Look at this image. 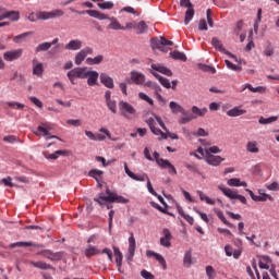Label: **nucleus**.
Returning a JSON list of instances; mask_svg holds the SVG:
<instances>
[{
	"instance_id": "f257e3e1",
	"label": "nucleus",
	"mask_w": 279,
	"mask_h": 279,
	"mask_svg": "<svg viewBox=\"0 0 279 279\" xmlns=\"http://www.w3.org/2000/svg\"><path fill=\"white\" fill-rule=\"evenodd\" d=\"M70 12H74L75 14H88L89 16H92L93 19H97L98 21H110L108 29H123V26H121V23H119V21H117V17H110L97 10L77 11L73 8H70Z\"/></svg>"
},
{
	"instance_id": "f03ea898",
	"label": "nucleus",
	"mask_w": 279,
	"mask_h": 279,
	"mask_svg": "<svg viewBox=\"0 0 279 279\" xmlns=\"http://www.w3.org/2000/svg\"><path fill=\"white\" fill-rule=\"evenodd\" d=\"M169 108L172 114H181V117L178 120L179 125H186V123H191V121H195V119H197V116H193L191 111L184 109V107H182L180 104L175 101H170Z\"/></svg>"
},
{
	"instance_id": "7ed1b4c3",
	"label": "nucleus",
	"mask_w": 279,
	"mask_h": 279,
	"mask_svg": "<svg viewBox=\"0 0 279 279\" xmlns=\"http://www.w3.org/2000/svg\"><path fill=\"white\" fill-rule=\"evenodd\" d=\"M94 202H97L99 206H104L105 204H128V199L123 196H119L117 193L111 192L110 189L106 190V195L104 193H99L98 197L94 198Z\"/></svg>"
},
{
	"instance_id": "20e7f679",
	"label": "nucleus",
	"mask_w": 279,
	"mask_h": 279,
	"mask_svg": "<svg viewBox=\"0 0 279 279\" xmlns=\"http://www.w3.org/2000/svg\"><path fill=\"white\" fill-rule=\"evenodd\" d=\"M60 16H64V11L57 9L53 11H39L37 13H31L28 15V21L31 23H36V21H49L50 19H60Z\"/></svg>"
},
{
	"instance_id": "39448f33",
	"label": "nucleus",
	"mask_w": 279,
	"mask_h": 279,
	"mask_svg": "<svg viewBox=\"0 0 279 279\" xmlns=\"http://www.w3.org/2000/svg\"><path fill=\"white\" fill-rule=\"evenodd\" d=\"M124 171L126 173V175H129V178H131V180H135L136 182H147V189H148V193L153 194L154 197L158 196V193H156V190H154V186L151 185V181L149 180V177L147 175V173H143L142 175H136L134 172H132L130 170V168L128 167V162H124Z\"/></svg>"
},
{
	"instance_id": "423d86ee",
	"label": "nucleus",
	"mask_w": 279,
	"mask_h": 279,
	"mask_svg": "<svg viewBox=\"0 0 279 279\" xmlns=\"http://www.w3.org/2000/svg\"><path fill=\"white\" fill-rule=\"evenodd\" d=\"M88 71V68L83 66V68H74L70 70L66 73L68 78L70 80V83L75 86V80H86V72Z\"/></svg>"
},
{
	"instance_id": "0eeeda50",
	"label": "nucleus",
	"mask_w": 279,
	"mask_h": 279,
	"mask_svg": "<svg viewBox=\"0 0 279 279\" xmlns=\"http://www.w3.org/2000/svg\"><path fill=\"white\" fill-rule=\"evenodd\" d=\"M218 189L229 199H238L239 202H241V204H247V198H245V196L243 195H240L238 191H234L230 187H226L223 186V184L218 185Z\"/></svg>"
},
{
	"instance_id": "6e6552de",
	"label": "nucleus",
	"mask_w": 279,
	"mask_h": 279,
	"mask_svg": "<svg viewBox=\"0 0 279 279\" xmlns=\"http://www.w3.org/2000/svg\"><path fill=\"white\" fill-rule=\"evenodd\" d=\"M182 8H187L185 11L184 25H189L193 21V16H195V9H193V3L191 0H181L180 2Z\"/></svg>"
},
{
	"instance_id": "1a4fd4ad",
	"label": "nucleus",
	"mask_w": 279,
	"mask_h": 279,
	"mask_svg": "<svg viewBox=\"0 0 279 279\" xmlns=\"http://www.w3.org/2000/svg\"><path fill=\"white\" fill-rule=\"evenodd\" d=\"M92 53H93V48H90V47H85L84 49L78 51L74 58V63L76 64V66L82 65V62H84V60H86V57L92 56Z\"/></svg>"
},
{
	"instance_id": "9d476101",
	"label": "nucleus",
	"mask_w": 279,
	"mask_h": 279,
	"mask_svg": "<svg viewBox=\"0 0 279 279\" xmlns=\"http://www.w3.org/2000/svg\"><path fill=\"white\" fill-rule=\"evenodd\" d=\"M38 256H44L45 258H48V260H62L64 256V252H57L53 253L50 250H44L37 253Z\"/></svg>"
},
{
	"instance_id": "9b49d317",
	"label": "nucleus",
	"mask_w": 279,
	"mask_h": 279,
	"mask_svg": "<svg viewBox=\"0 0 279 279\" xmlns=\"http://www.w3.org/2000/svg\"><path fill=\"white\" fill-rule=\"evenodd\" d=\"M21 56H23V49L20 48L16 50L5 51L3 53V59L5 60V62H14V60H19Z\"/></svg>"
},
{
	"instance_id": "f8f14e48",
	"label": "nucleus",
	"mask_w": 279,
	"mask_h": 279,
	"mask_svg": "<svg viewBox=\"0 0 279 279\" xmlns=\"http://www.w3.org/2000/svg\"><path fill=\"white\" fill-rule=\"evenodd\" d=\"M120 112L122 117H125V119H129L128 114H136V109L133 108L132 105L125 101H120Z\"/></svg>"
},
{
	"instance_id": "ddd939ff",
	"label": "nucleus",
	"mask_w": 279,
	"mask_h": 279,
	"mask_svg": "<svg viewBox=\"0 0 279 279\" xmlns=\"http://www.w3.org/2000/svg\"><path fill=\"white\" fill-rule=\"evenodd\" d=\"M163 236L160 238L159 243L162 247H171V239H173V235L171 234V231L167 228L162 230Z\"/></svg>"
},
{
	"instance_id": "4468645a",
	"label": "nucleus",
	"mask_w": 279,
	"mask_h": 279,
	"mask_svg": "<svg viewBox=\"0 0 279 279\" xmlns=\"http://www.w3.org/2000/svg\"><path fill=\"white\" fill-rule=\"evenodd\" d=\"M128 260L132 263L134 260V254L136 252V239L134 238V233H131L129 238V251H128Z\"/></svg>"
},
{
	"instance_id": "2eb2a0df",
	"label": "nucleus",
	"mask_w": 279,
	"mask_h": 279,
	"mask_svg": "<svg viewBox=\"0 0 279 279\" xmlns=\"http://www.w3.org/2000/svg\"><path fill=\"white\" fill-rule=\"evenodd\" d=\"M205 160L207 165H210L211 167H219V165H221L226 158L213 154H207L205 155Z\"/></svg>"
},
{
	"instance_id": "dca6fc26",
	"label": "nucleus",
	"mask_w": 279,
	"mask_h": 279,
	"mask_svg": "<svg viewBox=\"0 0 279 279\" xmlns=\"http://www.w3.org/2000/svg\"><path fill=\"white\" fill-rule=\"evenodd\" d=\"M37 131L41 132L43 136H47L46 141H49V138H58V141H60V137H58L56 135H51L49 133V132H51V126L47 122L41 123V125H39L37 128Z\"/></svg>"
},
{
	"instance_id": "f3484780",
	"label": "nucleus",
	"mask_w": 279,
	"mask_h": 279,
	"mask_svg": "<svg viewBox=\"0 0 279 279\" xmlns=\"http://www.w3.org/2000/svg\"><path fill=\"white\" fill-rule=\"evenodd\" d=\"M150 47L151 49H158L159 51H162L163 53H167L169 51V48H166L162 44V36L161 37H155L150 39Z\"/></svg>"
},
{
	"instance_id": "a211bd4d",
	"label": "nucleus",
	"mask_w": 279,
	"mask_h": 279,
	"mask_svg": "<svg viewBox=\"0 0 279 279\" xmlns=\"http://www.w3.org/2000/svg\"><path fill=\"white\" fill-rule=\"evenodd\" d=\"M130 80L131 82H133V84H137V86H141L142 84H145V74L138 71H132Z\"/></svg>"
},
{
	"instance_id": "6ab92c4d",
	"label": "nucleus",
	"mask_w": 279,
	"mask_h": 279,
	"mask_svg": "<svg viewBox=\"0 0 279 279\" xmlns=\"http://www.w3.org/2000/svg\"><path fill=\"white\" fill-rule=\"evenodd\" d=\"M160 162V168L161 169H167L168 170V173L170 174V175H178V170L175 169V166H173L172 163H171V161L170 160H160L159 161Z\"/></svg>"
},
{
	"instance_id": "aec40b11",
	"label": "nucleus",
	"mask_w": 279,
	"mask_h": 279,
	"mask_svg": "<svg viewBox=\"0 0 279 279\" xmlns=\"http://www.w3.org/2000/svg\"><path fill=\"white\" fill-rule=\"evenodd\" d=\"M87 85L88 86H97V82L99 80V73L97 71H88L86 72Z\"/></svg>"
},
{
	"instance_id": "412c9836",
	"label": "nucleus",
	"mask_w": 279,
	"mask_h": 279,
	"mask_svg": "<svg viewBox=\"0 0 279 279\" xmlns=\"http://www.w3.org/2000/svg\"><path fill=\"white\" fill-rule=\"evenodd\" d=\"M43 73H45V68L41 62H38V59L33 60V75L37 77H43Z\"/></svg>"
},
{
	"instance_id": "4be33fe9",
	"label": "nucleus",
	"mask_w": 279,
	"mask_h": 279,
	"mask_svg": "<svg viewBox=\"0 0 279 279\" xmlns=\"http://www.w3.org/2000/svg\"><path fill=\"white\" fill-rule=\"evenodd\" d=\"M146 256H147V258H151V256H154L156 258V260H158V263L161 264L162 268L167 269V260L159 253L148 250V251H146Z\"/></svg>"
},
{
	"instance_id": "5701e85b",
	"label": "nucleus",
	"mask_w": 279,
	"mask_h": 279,
	"mask_svg": "<svg viewBox=\"0 0 279 279\" xmlns=\"http://www.w3.org/2000/svg\"><path fill=\"white\" fill-rule=\"evenodd\" d=\"M211 45L215 49H217V51H220V53H225V56H230V51L226 50V48L223 47V43L219 38L214 37L211 39Z\"/></svg>"
},
{
	"instance_id": "b1692460",
	"label": "nucleus",
	"mask_w": 279,
	"mask_h": 279,
	"mask_svg": "<svg viewBox=\"0 0 279 279\" xmlns=\"http://www.w3.org/2000/svg\"><path fill=\"white\" fill-rule=\"evenodd\" d=\"M148 125L153 134H155L156 136L160 135L159 141H167V133L162 132L160 129H156V126H154L153 119L148 120Z\"/></svg>"
},
{
	"instance_id": "393cba45",
	"label": "nucleus",
	"mask_w": 279,
	"mask_h": 279,
	"mask_svg": "<svg viewBox=\"0 0 279 279\" xmlns=\"http://www.w3.org/2000/svg\"><path fill=\"white\" fill-rule=\"evenodd\" d=\"M66 51H80L82 49V40L72 39L65 45Z\"/></svg>"
},
{
	"instance_id": "a878e982",
	"label": "nucleus",
	"mask_w": 279,
	"mask_h": 279,
	"mask_svg": "<svg viewBox=\"0 0 279 279\" xmlns=\"http://www.w3.org/2000/svg\"><path fill=\"white\" fill-rule=\"evenodd\" d=\"M100 82L106 86V88H114V80L106 73L100 74Z\"/></svg>"
},
{
	"instance_id": "bb28decb",
	"label": "nucleus",
	"mask_w": 279,
	"mask_h": 279,
	"mask_svg": "<svg viewBox=\"0 0 279 279\" xmlns=\"http://www.w3.org/2000/svg\"><path fill=\"white\" fill-rule=\"evenodd\" d=\"M153 71H158V73H162V75H167L168 77H171L173 75V72H171L167 66H163L161 64H151Z\"/></svg>"
},
{
	"instance_id": "cd10ccee",
	"label": "nucleus",
	"mask_w": 279,
	"mask_h": 279,
	"mask_svg": "<svg viewBox=\"0 0 279 279\" xmlns=\"http://www.w3.org/2000/svg\"><path fill=\"white\" fill-rule=\"evenodd\" d=\"M10 247L11 248H14V247H44V245L36 244L33 242H15V243L10 244Z\"/></svg>"
},
{
	"instance_id": "c85d7f7f",
	"label": "nucleus",
	"mask_w": 279,
	"mask_h": 279,
	"mask_svg": "<svg viewBox=\"0 0 279 279\" xmlns=\"http://www.w3.org/2000/svg\"><path fill=\"white\" fill-rule=\"evenodd\" d=\"M113 254L116 256V263H117L118 271H121V266L123 265V253H121L119 247L113 246Z\"/></svg>"
},
{
	"instance_id": "c756f323",
	"label": "nucleus",
	"mask_w": 279,
	"mask_h": 279,
	"mask_svg": "<svg viewBox=\"0 0 279 279\" xmlns=\"http://www.w3.org/2000/svg\"><path fill=\"white\" fill-rule=\"evenodd\" d=\"M31 265L33 267H36L37 269H43V270L51 269L52 271H56V268L53 266H51L50 264H47V263H45L43 260L31 262Z\"/></svg>"
},
{
	"instance_id": "7c9ffc66",
	"label": "nucleus",
	"mask_w": 279,
	"mask_h": 279,
	"mask_svg": "<svg viewBox=\"0 0 279 279\" xmlns=\"http://www.w3.org/2000/svg\"><path fill=\"white\" fill-rule=\"evenodd\" d=\"M151 75H154V77L158 80V82L161 84V86H163V88H171V82L169 81V78L163 77L156 72H151Z\"/></svg>"
},
{
	"instance_id": "2f4dec72",
	"label": "nucleus",
	"mask_w": 279,
	"mask_h": 279,
	"mask_svg": "<svg viewBox=\"0 0 279 279\" xmlns=\"http://www.w3.org/2000/svg\"><path fill=\"white\" fill-rule=\"evenodd\" d=\"M246 151H248V154H258V151H260V149L258 148V142L256 141L247 142Z\"/></svg>"
},
{
	"instance_id": "473e14b6",
	"label": "nucleus",
	"mask_w": 279,
	"mask_h": 279,
	"mask_svg": "<svg viewBox=\"0 0 279 279\" xmlns=\"http://www.w3.org/2000/svg\"><path fill=\"white\" fill-rule=\"evenodd\" d=\"M183 265L184 267H186L189 269V267H191L192 265H195V259L193 258V254L191 253V251H187L184 254L183 257Z\"/></svg>"
},
{
	"instance_id": "72a5a7b5",
	"label": "nucleus",
	"mask_w": 279,
	"mask_h": 279,
	"mask_svg": "<svg viewBox=\"0 0 279 279\" xmlns=\"http://www.w3.org/2000/svg\"><path fill=\"white\" fill-rule=\"evenodd\" d=\"M247 111L245 109H241L240 107H234L227 111V117H242Z\"/></svg>"
},
{
	"instance_id": "f704fd0d",
	"label": "nucleus",
	"mask_w": 279,
	"mask_h": 279,
	"mask_svg": "<svg viewBox=\"0 0 279 279\" xmlns=\"http://www.w3.org/2000/svg\"><path fill=\"white\" fill-rule=\"evenodd\" d=\"M3 17L9 19V21H19L21 13L19 11H7L3 13Z\"/></svg>"
},
{
	"instance_id": "c9c22d12",
	"label": "nucleus",
	"mask_w": 279,
	"mask_h": 279,
	"mask_svg": "<svg viewBox=\"0 0 279 279\" xmlns=\"http://www.w3.org/2000/svg\"><path fill=\"white\" fill-rule=\"evenodd\" d=\"M170 58H172V60H180L181 62H186V54H184V52H180L179 50L170 52Z\"/></svg>"
},
{
	"instance_id": "e433bc0d",
	"label": "nucleus",
	"mask_w": 279,
	"mask_h": 279,
	"mask_svg": "<svg viewBox=\"0 0 279 279\" xmlns=\"http://www.w3.org/2000/svg\"><path fill=\"white\" fill-rule=\"evenodd\" d=\"M228 186H247V182L245 181H241V179H229L227 181Z\"/></svg>"
},
{
	"instance_id": "4c0bfd02",
	"label": "nucleus",
	"mask_w": 279,
	"mask_h": 279,
	"mask_svg": "<svg viewBox=\"0 0 279 279\" xmlns=\"http://www.w3.org/2000/svg\"><path fill=\"white\" fill-rule=\"evenodd\" d=\"M89 178H94L96 182H101V177L104 175V171L97 170V169H92L88 172Z\"/></svg>"
},
{
	"instance_id": "58836bf2",
	"label": "nucleus",
	"mask_w": 279,
	"mask_h": 279,
	"mask_svg": "<svg viewBox=\"0 0 279 279\" xmlns=\"http://www.w3.org/2000/svg\"><path fill=\"white\" fill-rule=\"evenodd\" d=\"M269 263H271V258L269 256H260L259 269H269Z\"/></svg>"
},
{
	"instance_id": "ea45409f",
	"label": "nucleus",
	"mask_w": 279,
	"mask_h": 279,
	"mask_svg": "<svg viewBox=\"0 0 279 279\" xmlns=\"http://www.w3.org/2000/svg\"><path fill=\"white\" fill-rule=\"evenodd\" d=\"M197 195H198L201 202H206V204H208L209 206H215V199L206 196V194H204V192L197 191Z\"/></svg>"
},
{
	"instance_id": "a19ab883",
	"label": "nucleus",
	"mask_w": 279,
	"mask_h": 279,
	"mask_svg": "<svg viewBox=\"0 0 279 279\" xmlns=\"http://www.w3.org/2000/svg\"><path fill=\"white\" fill-rule=\"evenodd\" d=\"M206 112H208L207 108L199 109L197 106L192 107V114L193 117H205Z\"/></svg>"
},
{
	"instance_id": "79ce46f5",
	"label": "nucleus",
	"mask_w": 279,
	"mask_h": 279,
	"mask_svg": "<svg viewBox=\"0 0 279 279\" xmlns=\"http://www.w3.org/2000/svg\"><path fill=\"white\" fill-rule=\"evenodd\" d=\"M216 215H217L218 219H220V221H222V223H225V226H228V228H234V225L230 223V221H228L226 219L223 211H221L220 209H216Z\"/></svg>"
},
{
	"instance_id": "37998d69",
	"label": "nucleus",
	"mask_w": 279,
	"mask_h": 279,
	"mask_svg": "<svg viewBox=\"0 0 279 279\" xmlns=\"http://www.w3.org/2000/svg\"><path fill=\"white\" fill-rule=\"evenodd\" d=\"M276 121H278V117L276 116H272L270 118L260 117L258 120V123L260 125H269V123H276Z\"/></svg>"
},
{
	"instance_id": "c03bdc74",
	"label": "nucleus",
	"mask_w": 279,
	"mask_h": 279,
	"mask_svg": "<svg viewBox=\"0 0 279 279\" xmlns=\"http://www.w3.org/2000/svg\"><path fill=\"white\" fill-rule=\"evenodd\" d=\"M136 34H145L148 29L147 23L145 21H141L140 23H136Z\"/></svg>"
},
{
	"instance_id": "a18cd8bd",
	"label": "nucleus",
	"mask_w": 279,
	"mask_h": 279,
	"mask_svg": "<svg viewBox=\"0 0 279 279\" xmlns=\"http://www.w3.org/2000/svg\"><path fill=\"white\" fill-rule=\"evenodd\" d=\"M198 69L201 71H204V73H211V75H215V73H217V70L214 66L202 64V63L198 64Z\"/></svg>"
},
{
	"instance_id": "49530a36",
	"label": "nucleus",
	"mask_w": 279,
	"mask_h": 279,
	"mask_svg": "<svg viewBox=\"0 0 279 279\" xmlns=\"http://www.w3.org/2000/svg\"><path fill=\"white\" fill-rule=\"evenodd\" d=\"M87 64H101L104 62V57L101 54H98L95 58H87L86 59Z\"/></svg>"
},
{
	"instance_id": "de8ad7c7",
	"label": "nucleus",
	"mask_w": 279,
	"mask_h": 279,
	"mask_svg": "<svg viewBox=\"0 0 279 279\" xmlns=\"http://www.w3.org/2000/svg\"><path fill=\"white\" fill-rule=\"evenodd\" d=\"M49 49H51V44H49V41H45L43 44H39L35 51L36 53H40V51H49Z\"/></svg>"
},
{
	"instance_id": "09e8293b",
	"label": "nucleus",
	"mask_w": 279,
	"mask_h": 279,
	"mask_svg": "<svg viewBox=\"0 0 279 279\" xmlns=\"http://www.w3.org/2000/svg\"><path fill=\"white\" fill-rule=\"evenodd\" d=\"M7 105L9 108H12L13 110H24L25 109V105L17 102V101H8Z\"/></svg>"
},
{
	"instance_id": "8fccbe9b",
	"label": "nucleus",
	"mask_w": 279,
	"mask_h": 279,
	"mask_svg": "<svg viewBox=\"0 0 279 279\" xmlns=\"http://www.w3.org/2000/svg\"><path fill=\"white\" fill-rule=\"evenodd\" d=\"M225 63L227 68H229L231 71H235L236 73H241V71H243V68H241V65H236L232 63L230 60H225Z\"/></svg>"
},
{
	"instance_id": "3c124183",
	"label": "nucleus",
	"mask_w": 279,
	"mask_h": 279,
	"mask_svg": "<svg viewBox=\"0 0 279 279\" xmlns=\"http://www.w3.org/2000/svg\"><path fill=\"white\" fill-rule=\"evenodd\" d=\"M66 151L65 150H57L50 155H47L46 158L47 160H58L59 156H65Z\"/></svg>"
},
{
	"instance_id": "603ef678",
	"label": "nucleus",
	"mask_w": 279,
	"mask_h": 279,
	"mask_svg": "<svg viewBox=\"0 0 279 279\" xmlns=\"http://www.w3.org/2000/svg\"><path fill=\"white\" fill-rule=\"evenodd\" d=\"M99 254V250L96 246H89L85 250V256L90 258V256H97Z\"/></svg>"
},
{
	"instance_id": "864d4df0",
	"label": "nucleus",
	"mask_w": 279,
	"mask_h": 279,
	"mask_svg": "<svg viewBox=\"0 0 279 279\" xmlns=\"http://www.w3.org/2000/svg\"><path fill=\"white\" fill-rule=\"evenodd\" d=\"M245 88H247L248 90H251V93H259V94H263L267 90L266 87L264 86H258V87H253L252 85L250 84H246L245 85Z\"/></svg>"
},
{
	"instance_id": "5fc2aeb1",
	"label": "nucleus",
	"mask_w": 279,
	"mask_h": 279,
	"mask_svg": "<svg viewBox=\"0 0 279 279\" xmlns=\"http://www.w3.org/2000/svg\"><path fill=\"white\" fill-rule=\"evenodd\" d=\"M208 154H221V149L219 146H210L205 148V156H208Z\"/></svg>"
},
{
	"instance_id": "6e6d98bb",
	"label": "nucleus",
	"mask_w": 279,
	"mask_h": 279,
	"mask_svg": "<svg viewBox=\"0 0 279 279\" xmlns=\"http://www.w3.org/2000/svg\"><path fill=\"white\" fill-rule=\"evenodd\" d=\"M107 108L112 112V114H117V100H106Z\"/></svg>"
},
{
	"instance_id": "4d7b16f0",
	"label": "nucleus",
	"mask_w": 279,
	"mask_h": 279,
	"mask_svg": "<svg viewBox=\"0 0 279 279\" xmlns=\"http://www.w3.org/2000/svg\"><path fill=\"white\" fill-rule=\"evenodd\" d=\"M259 193V202H267V199H269V202H274V197L265 192H263V190L258 191Z\"/></svg>"
},
{
	"instance_id": "13d9d810",
	"label": "nucleus",
	"mask_w": 279,
	"mask_h": 279,
	"mask_svg": "<svg viewBox=\"0 0 279 279\" xmlns=\"http://www.w3.org/2000/svg\"><path fill=\"white\" fill-rule=\"evenodd\" d=\"M97 5L100 10H112V8H114V3L110 1L99 2Z\"/></svg>"
},
{
	"instance_id": "bf43d9fd",
	"label": "nucleus",
	"mask_w": 279,
	"mask_h": 279,
	"mask_svg": "<svg viewBox=\"0 0 279 279\" xmlns=\"http://www.w3.org/2000/svg\"><path fill=\"white\" fill-rule=\"evenodd\" d=\"M68 125H72L73 128H82V120L80 119H69L66 120Z\"/></svg>"
},
{
	"instance_id": "052dcab7",
	"label": "nucleus",
	"mask_w": 279,
	"mask_h": 279,
	"mask_svg": "<svg viewBox=\"0 0 279 279\" xmlns=\"http://www.w3.org/2000/svg\"><path fill=\"white\" fill-rule=\"evenodd\" d=\"M246 272L248 274L251 279H260V272L258 270H255L256 276H254V271H252V267H246Z\"/></svg>"
},
{
	"instance_id": "680f3d73",
	"label": "nucleus",
	"mask_w": 279,
	"mask_h": 279,
	"mask_svg": "<svg viewBox=\"0 0 279 279\" xmlns=\"http://www.w3.org/2000/svg\"><path fill=\"white\" fill-rule=\"evenodd\" d=\"M140 99H143V101H147V104H149V106H154V99L149 98V96H147L145 93L141 92L138 94Z\"/></svg>"
},
{
	"instance_id": "e2e57ef3",
	"label": "nucleus",
	"mask_w": 279,
	"mask_h": 279,
	"mask_svg": "<svg viewBox=\"0 0 279 279\" xmlns=\"http://www.w3.org/2000/svg\"><path fill=\"white\" fill-rule=\"evenodd\" d=\"M199 32H208V24L206 23L205 19H202L198 23Z\"/></svg>"
},
{
	"instance_id": "0e129e2a",
	"label": "nucleus",
	"mask_w": 279,
	"mask_h": 279,
	"mask_svg": "<svg viewBox=\"0 0 279 279\" xmlns=\"http://www.w3.org/2000/svg\"><path fill=\"white\" fill-rule=\"evenodd\" d=\"M264 54L267 56V57H271L274 56V46H271V43H269L265 50H264Z\"/></svg>"
},
{
	"instance_id": "69168bd1",
	"label": "nucleus",
	"mask_w": 279,
	"mask_h": 279,
	"mask_svg": "<svg viewBox=\"0 0 279 279\" xmlns=\"http://www.w3.org/2000/svg\"><path fill=\"white\" fill-rule=\"evenodd\" d=\"M206 276L208 279H213L215 276V268L213 266H206Z\"/></svg>"
},
{
	"instance_id": "338daca9",
	"label": "nucleus",
	"mask_w": 279,
	"mask_h": 279,
	"mask_svg": "<svg viewBox=\"0 0 279 279\" xmlns=\"http://www.w3.org/2000/svg\"><path fill=\"white\" fill-rule=\"evenodd\" d=\"M266 189H268V191H279V183L275 181L271 184L266 185Z\"/></svg>"
},
{
	"instance_id": "774afa93",
	"label": "nucleus",
	"mask_w": 279,
	"mask_h": 279,
	"mask_svg": "<svg viewBox=\"0 0 279 279\" xmlns=\"http://www.w3.org/2000/svg\"><path fill=\"white\" fill-rule=\"evenodd\" d=\"M141 276L144 279H154L155 277L151 275V272L147 271V270H142L141 271Z\"/></svg>"
}]
</instances>
